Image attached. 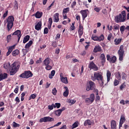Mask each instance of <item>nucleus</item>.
Segmentation results:
<instances>
[{
  "mask_svg": "<svg viewBox=\"0 0 129 129\" xmlns=\"http://www.w3.org/2000/svg\"><path fill=\"white\" fill-rule=\"evenodd\" d=\"M92 81H98V82L101 87H104V79L103 78V74L100 72H95L93 76L91 78Z\"/></svg>",
  "mask_w": 129,
  "mask_h": 129,
  "instance_id": "obj_2",
  "label": "nucleus"
},
{
  "mask_svg": "<svg viewBox=\"0 0 129 129\" xmlns=\"http://www.w3.org/2000/svg\"><path fill=\"white\" fill-rule=\"evenodd\" d=\"M15 48H16V45H14L13 46L9 47L8 51L7 52V53L6 54L7 56H9L10 55V54H11V53L12 52H13V50H14V49H15Z\"/></svg>",
  "mask_w": 129,
  "mask_h": 129,
  "instance_id": "obj_15",
  "label": "nucleus"
},
{
  "mask_svg": "<svg viewBox=\"0 0 129 129\" xmlns=\"http://www.w3.org/2000/svg\"><path fill=\"white\" fill-rule=\"evenodd\" d=\"M92 124V122L90 119H87L85 121L84 125V126H86L87 125H91Z\"/></svg>",
  "mask_w": 129,
  "mask_h": 129,
  "instance_id": "obj_23",
  "label": "nucleus"
},
{
  "mask_svg": "<svg viewBox=\"0 0 129 129\" xmlns=\"http://www.w3.org/2000/svg\"><path fill=\"white\" fill-rule=\"evenodd\" d=\"M91 39L93 41H98V37L95 36H94V35H92Z\"/></svg>",
  "mask_w": 129,
  "mask_h": 129,
  "instance_id": "obj_46",
  "label": "nucleus"
},
{
  "mask_svg": "<svg viewBox=\"0 0 129 129\" xmlns=\"http://www.w3.org/2000/svg\"><path fill=\"white\" fill-rule=\"evenodd\" d=\"M64 88L66 89V91L63 92V95L64 97H67L69 95V89H68V87L67 86L64 87Z\"/></svg>",
  "mask_w": 129,
  "mask_h": 129,
  "instance_id": "obj_19",
  "label": "nucleus"
},
{
  "mask_svg": "<svg viewBox=\"0 0 129 129\" xmlns=\"http://www.w3.org/2000/svg\"><path fill=\"white\" fill-rule=\"evenodd\" d=\"M29 51H30V49H29V48L23 49L22 52L23 53L24 56H25V55H27V53Z\"/></svg>",
  "mask_w": 129,
  "mask_h": 129,
  "instance_id": "obj_37",
  "label": "nucleus"
},
{
  "mask_svg": "<svg viewBox=\"0 0 129 129\" xmlns=\"http://www.w3.org/2000/svg\"><path fill=\"white\" fill-rule=\"evenodd\" d=\"M8 13H9V11L7 10L6 11V13L4 14L3 16L2 17L3 20H5V19H6L7 17H8Z\"/></svg>",
  "mask_w": 129,
  "mask_h": 129,
  "instance_id": "obj_53",
  "label": "nucleus"
},
{
  "mask_svg": "<svg viewBox=\"0 0 129 129\" xmlns=\"http://www.w3.org/2000/svg\"><path fill=\"white\" fill-rule=\"evenodd\" d=\"M61 107V104L60 103H55L54 104V108H56L57 107V108H60Z\"/></svg>",
  "mask_w": 129,
  "mask_h": 129,
  "instance_id": "obj_52",
  "label": "nucleus"
},
{
  "mask_svg": "<svg viewBox=\"0 0 129 129\" xmlns=\"http://www.w3.org/2000/svg\"><path fill=\"white\" fill-rule=\"evenodd\" d=\"M79 125V124L78 123V121H76L73 125L72 128H76V127H77Z\"/></svg>",
  "mask_w": 129,
  "mask_h": 129,
  "instance_id": "obj_41",
  "label": "nucleus"
},
{
  "mask_svg": "<svg viewBox=\"0 0 129 129\" xmlns=\"http://www.w3.org/2000/svg\"><path fill=\"white\" fill-rule=\"evenodd\" d=\"M68 103H71V104H74L75 102H76V101L71 99L68 100Z\"/></svg>",
  "mask_w": 129,
  "mask_h": 129,
  "instance_id": "obj_54",
  "label": "nucleus"
},
{
  "mask_svg": "<svg viewBox=\"0 0 129 129\" xmlns=\"http://www.w3.org/2000/svg\"><path fill=\"white\" fill-rule=\"evenodd\" d=\"M125 121V117L123 115H121L120 121L119 122H121L122 123H123Z\"/></svg>",
  "mask_w": 129,
  "mask_h": 129,
  "instance_id": "obj_33",
  "label": "nucleus"
},
{
  "mask_svg": "<svg viewBox=\"0 0 129 129\" xmlns=\"http://www.w3.org/2000/svg\"><path fill=\"white\" fill-rule=\"evenodd\" d=\"M75 6H76V2L74 1L71 4V8L72 9H74V8H75Z\"/></svg>",
  "mask_w": 129,
  "mask_h": 129,
  "instance_id": "obj_62",
  "label": "nucleus"
},
{
  "mask_svg": "<svg viewBox=\"0 0 129 129\" xmlns=\"http://www.w3.org/2000/svg\"><path fill=\"white\" fill-rule=\"evenodd\" d=\"M54 20L53 22L54 23H58V22H59V21L60 20V19H59V13H55L54 15Z\"/></svg>",
  "mask_w": 129,
  "mask_h": 129,
  "instance_id": "obj_16",
  "label": "nucleus"
},
{
  "mask_svg": "<svg viewBox=\"0 0 129 129\" xmlns=\"http://www.w3.org/2000/svg\"><path fill=\"white\" fill-rule=\"evenodd\" d=\"M20 53V50L19 49H16L12 52V55L14 56H18Z\"/></svg>",
  "mask_w": 129,
  "mask_h": 129,
  "instance_id": "obj_27",
  "label": "nucleus"
},
{
  "mask_svg": "<svg viewBox=\"0 0 129 129\" xmlns=\"http://www.w3.org/2000/svg\"><path fill=\"white\" fill-rule=\"evenodd\" d=\"M96 88L95 83L93 82L92 81H90L89 84H88L86 88L87 91H89L90 90H94Z\"/></svg>",
  "mask_w": 129,
  "mask_h": 129,
  "instance_id": "obj_6",
  "label": "nucleus"
},
{
  "mask_svg": "<svg viewBox=\"0 0 129 129\" xmlns=\"http://www.w3.org/2000/svg\"><path fill=\"white\" fill-rule=\"evenodd\" d=\"M15 21V18L14 16H9L7 19V29L8 32L11 30L12 28L14 27V21Z\"/></svg>",
  "mask_w": 129,
  "mask_h": 129,
  "instance_id": "obj_3",
  "label": "nucleus"
},
{
  "mask_svg": "<svg viewBox=\"0 0 129 129\" xmlns=\"http://www.w3.org/2000/svg\"><path fill=\"white\" fill-rule=\"evenodd\" d=\"M30 40V36L29 35H26L24 37L23 39V44H26L28 41Z\"/></svg>",
  "mask_w": 129,
  "mask_h": 129,
  "instance_id": "obj_28",
  "label": "nucleus"
},
{
  "mask_svg": "<svg viewBox=\"0 0 129 129\" xmlns=\"http://www.w3.org/2000/svg\"><path fill=\"white\" fill-rule=\"evenodd\" d=\"M106 57L107 61H109L111 64H113L116 62V56L115 55L111 57L110 55L108 54Z\"/></svg>",
  "mask_w": 129,
  "mask_h": 129,
  "instance_id": "obj_9",
  "label": "nucleus"
},
{
  "mask_svg": "<svg viewBox=\"0 0 129 129\" xmlns=\"http://www.w3.org/2000/svg\"><path fill=\"white\" fill-rule=\"evenodd\" d=\"M69 7L63 9V10H62V15H66V14H67V13H69Z\"/></svg>",
  "mask_w": 129,
  "mask_h": 129,
  "instance_id": "obj_36",
  "label": "nucleus"
},
{
  "mask_svg": "<svg viewBox=\"0 0 129 129\" xmlns=\"http://www.w3.org/2000/svg\"><path fill=\"white\" fill-rule=\"evenodd\" d=\"M126 85H125V83L124 82L120 86H119V89L120 90H123V89H124V88H125Z\"/></svg>",
  "mask_w": 129,
  "mask_h": 129,
  "instance_id": "obj_35",
  "label": "nucleus"
},
{
  "mask_svg": "<svg viewBox=\"0 0 129 129\" xmlns=\"http://www.w3.org/2000/svg\"><path fill=\"white\" fill-rule=\"evenodd\" d=\"M113 29L114 30H119V25H114Z\"/></svg>",
  "mask_w": 129,
  "mask_h": 129,
  "instance_id": "obj_63",
  "label": "nucleus"
},
{
  "mask_svg": "<svg viewBox=\"0 0 129 129\" xmlns=\"http://www.w3.org/2000/svg\"><path fill=\"white\" fill-rule=\"evenodd\" d=\"M87 12H89L88 9L81 10L80 11V14L82 15V17L83 21H84V20H85V19L87 18V16H88Z\"/></svg>",
  "mask_w": 129,
  "mask_h": 129,
  "instance_id": "obj_10",
  "label": "nucleus"
},
{
  "mask_svg": "<svg viewBox=\"0 0 129 129\" xmlns=\"http://www.w3.org/2000/svg\"><path fill=\"white\" fill-rule=\"evenodd\" d=\"M13 127H20V124L14 121L13 122Z\"/></svg>",
  "mask_w": 129,
  "mask_h": 129,
  "instance_id": "obj_45",
  "label": "nucleus"
},
{
  "mask_svg": "<svg viewBox=\"0 0 129 129\" xmlns=\"http://www.w3.org/2000/svg\"><path fill=\"white\" fill-rule=\"evenodd\" d=\"M61 113H62V112L60 109H58L55 111V114L57 116H60V115H61Z\"/></svg>",
  "mask_w": 129,
  "mask_h": 129,
  "instance_id": "obj_38",
  "label": "nucleus"
},
{
  "mask_svg": "<svg viewBox=\"0 0 129 129\" xmlns=\"http://www.w3.org/2000/svg\"><path fill=\"white\" fill-rule=\"evenodd\" d=\"M94 99H95V95L94 94H91L90 95V100H91V102H93L94 101Z\"/></svg>",
  "mask_w": 129,
  "mask_h": 129,
  "instance_id": "obj_32",
  "label": "nucleus"
},
{
  "mask_svg": "<svg viewBox=\"0 0 129 129\" xmlns=\"http://www.w3.org/2000/svg\"><path fill=\"white\" fill-rule=\"evenodd\" d=\"M35 30H37V31H40V30L42 29V22H38L37 24L35 26Z\"/></svg>",
  "mask_w": 129,
  "mask_h": 129,
  "instance_id": "obj_17",
  "label": "nucleus"
},
{
  "mask_svg": "<svg viewBox=\"0 0 129 129\" xmlns=\"http://www.w3.org/2000/svg\"><path fill=\"white\" fill-rule=\"evenodd\" d=\"M115 21L116 23H121V22H124L123 21V18L122 17V16L120 14L115 17Z\"/></svg>",
  "mask_w": 129,
  "mask_h": 129,
  "instance_id": "obj_11",
  "label": "nucleus"
},
{
  "mask_svg": "<svg viewBox=\"0 0 129 129\" xmlns=\"http://www.w3.org/2000/svg\"><path fill=\"white\" fill-rule=\"evenodd\" d=\"M52 121H54V118L49 116L44 117L43 118H40L39 120V122H51Z\"/></svg>",
  "mask_w": 129,
  "mask_h": 129,
  "instance_id": "obj_7",
  "label": "nucleus"
},
{
  "mask_svg": "<svg viewBox=\"0 0 129 129\" xmlns=\"http://www.w3.org/2000/svg\"><path fill=\"white\" fill-rule=\"evenodd\" d=\"M121 41H122V38L115 39L114 40L115 45H116V46H117V45H119V44L121 43Z\"/></svg>",
  "mask_w": 129,
  "mask_h": 129,
  "instance_id": "obj_21",
  "label": "nucleus"
},
{
  "mask_svg": "<svg viewBox=\"0 0 129 129\" xmlns=\"http://www.w3.org/2000/svg\"><path fill=\"white\" fill-rule=\"evenodd\" d=\"M111 38H112V33H110L107 36L108 41H110V40H111Z\"/></svg>",
  "mask_w": 129,
  "mask_h": 129,
  "instance_id": "obj_59",
  "label": "nucleus"
},
{
  "mask_svg": "<svg viewBox=\"0 0 129 129\" xmlns=\"http://www.w3.org/2000/svg\"><path fill=\"white\" fill-rule=\"evenodd\" d=\"M104 40V35L101 34L100 36L98 37V42H101Z\"/></svg>",
  "mask_w": 129,
  "mask_h": 129,
  "instance_id": "obj_31",
  "label": "nucleus"
},
{
  "mask_svg": "<svg viewBox=\"0 0 129 129\" xmlns=\"http://www.w3.org/2000/svg\"><path fill=\"white\" fill-rule=\"evenodd\" d=\"M42 16H43V12H37L35 14V18H36V19L41 18L42 17Z\"/></svg>",
  "mask_w": 129,
  "mask_h": 129,
  "instance_id": "obj_24",
  "label": "nucleus"
},
{
  "mask_svg": "<svg viewBox=\"0 0 129 129\" xmlns=\"http://www.w3.org/2000/svg\"><path fill=\"white\" fill-rule=\"evenodd\" d=\"M46 66V67H45V69H46V70L49 71V70H51V69H52V66H50V65H49V64L46 65V66Z\"/></svg>",
  "mask_w": 129,
  "mask_h": 129,
  "instance_id": "obj_58",
  "label": "nucleus"
},
{
  "mask_svg": "<svg viewBox=\"0 0 129 129\" xmlns=\"http://www.w3.org/2000/svg\"><path fill=\"white\" fill-rule=\"evenodd\" d=\"M95 91L96 92V101H98V100H100V97L98 96V90L96 89Z\"/></svg>",
  "mask_w": 129,
  "mask_h": 129,
  "instance_id": "obj_34",
  "label": "nucleus"
},
{
  "mask_svg": "<svg viewBox=\"0 0 129 129\" xmlns=\"http://www.w3.org/2000/svg\"><path fill=\"white\" fill-rule=\"evenodd\" d=\"M8 78V74L5 73H0V81L7 79Z\"/></svg>",
  "mask_w": 129,
  "mask_h": 129,
  "instance_id": "obj_13",
  "label": "nucleus"
},
{
  "mask_svg": "<svg viewBox=\"0 0 129 129\" xmlns=\"http://www.w3.org/2000/svg\"><path fill=\"white\" fill-rule=\"evenodd\" d=\"M19 77L24 79H28V78L33 77V73L30 71H25L19 75Z\"/></svg>",
  "mask_w": 129,
  "mask_h": 129,
  "instance_id": "obj_4",
  "label": "nucleus"
},
{
  "mask_svg": "<svg viewBox=\"0 0 129 129\" xmlns=\"http://www.w3.org/2000/svg\"><path fill=\"white\" fill-rule=\"evenodd\" d=\"M32 44H33V41L32 40L29 41V42L26 44L25 46V49H29V48H30L32 46Z\"/></svg>",
  "mask_w": 129,
  "mask_h": 129,
  "instance_id": "obj_25",
  "label": "nucleus"
},
{
  "mask_svg": "<svg viewBox=\"0 0 129 129\" xmlns=\"http://www.w3.org/2000/svg\"><path fill=\"white\" fill-rule=\"evenodd\" d=\"M85 103H87V104H91V103H93V102H91V100L89 98H87L85 99Z\"/></svg>",
  "mask_w": 129,
  "mask_h": 129,
  "instance_id": "obj_40",
  "label": "nucleus"
},
{
  "mask_svg": "<svg viewBox=\"0 0 129 129\" xmlns=\"http://www.w3.org/2000/svg\"><path fill=\"white\" fill-rule=\"evenodd\" d=\"M61 81L65 84H67L68 83V79H67V77H62L61 79Z\"/></svg>",
  "mask_w": 129,
  "mask_h": 129,
  "instance_id": "obj_30",
  "label": "nucleus"
},
{
  "mask_svg": "<svg viewBox=\"0 0 129 129\" xmlns=\"http://www.w3.org/2000/svg\"><path fill=\"white\" fill-rule=\"evenodd\" d=\"M26 95V93L23 92L21 94V101H24V100L25 99V96Z\"/></svg>",
  "mask_w": 129,
  "mask_h": 129,
  "instance_id": "obj_47",
  "label": "nucleus"
},
{
  "mask_svg": "<svg viewBox=\"0 0 129 129\" xmlns=\"http://www.w3.org/2000/svg\"><path fill=\"white\" fill-rule=\"evenodd\" d=\"M78 34L79 38H81V37L83 35V30H78Z\"/></svg>",
  "mask_w": 129,
  "mask_h": 129,
  "instance_id": "obj_51",
  "label": "nucleus"
},
{
  "mask_svg": "<svg viewBox=\"0 0 129 129\" xmlns=\"http://www.w3.org/2000/svg\"><path fill=\"white\" fill-rule=\"evenodd\" d=\"M102 51V49H101V47L99 45H96L93 50L94 53H97V52H101Z\"/></svg>",
  "mask_w": 129,
  "mask_h": 129,
  "instance_id": "obj_14",
  "label": "nucleus"
},
{
  "mask_svg": "<svg viewBox=\"0 0 129 129\" xmlns=\"http://www.w3.org/2000/svg\"><path fill=\"white\" fill-rule=\"evenodd\" d=\"M15 101H16L17 103H20V102L21 101L20 100V98H19L18 97H16V98L15 99Z\"/></svg>",
  "mask_w": 129,
  "mask_h": 129,
  "instance_id": "obj_64",
  "label": "nucleus"
},
{
  "mask_svg": "<svg viewBox=\"0 0 129 129\" xmlns=\"http://www.w3.org/2000/svg\"><path fill=\"white\" fill-rule=\"evenodd\" d=\"M111 128L116 129V122L114 120H112L111 121Z\"/></svg>",
  "mask_w": 129,
  "mask_h": 129,
  "instance_id": "obj_18",
  "label": "nucleus"
},
{
  "mask_svg": "<svg viewBox=\"0 0 129 129\" xmlns=\"http://www.w3.org/2000/svg\"><path fill=\"white\" fill-rule=\"evenodd\" d=\"M88 68H89L90 70H94V71H98L99 70L98 67L93 61H90Z\"/></svg>",
  "mask_w": 129,
  "mask_h": 129,
  "instance_id": "obj_8",
  "label": "nucleus"
},
{
  "mask_svg": "<svg viewBox=\"0 0 129 129\" xmlns=\"http://www.w3.org/2000/svg\"><path fill=\"white\" fill-rule=\"evenodd\" d=\"M11 38H12L11 35H9L7 36V40L8 43H9V42H10L11 41Z\"/></svg>",
  "mask_w": 129,
  "mask_h": 129,
  "instance_id": "obj_61",
  "label": "nucleus"
},
{
  "mask_svg": "<svg viewBox=\"0 0 129 129\" xmlns=\"http://www.w3.org/2000/svg\"><path fill=\"white\" fill-rule=\"evenodd\" d=\"M52 93L53 95H56L57 94V90L56 89V88L52 89Z\"/></svg>",
  "mask_w": 129,
  "mask_h": 129,
  "instance_id": "obj_56",
  "label": "nucleus"
},
{
  "mask_svg": "<svg viewBox=\"0 0 129 129\" xmlns=\"http://www.w3.org/2000/svg\"><path fill=\"white\" fill-rule=\"evenodd\" d=\"M125 28L126 27L124 25H123L120 27V31L121 34H123V32H124Z\"/></svg>",
  "mask_w": 129,
  "mask_h": 129,
  "instance_id": "obj_43",
  "label": "nucleus"
},
{
  "mask_svg": "<svg viewBox=\"0 0 129 129\" xmlns=\"http://www.w3.org/2000/svg\"><path fill=\"white\" fill-rule=\"evenodd\" d=\"M12 36L16 35L18 38V42L20 41V39H21V37H22V32L21 30H17L15 32H14L12 34Z\"/></svg>",
  "mask_w": 129,
  "mask_h": 129,
  "instance_id": "obj_12",
  "label": "nucleus"
},
{
  "mask_svg": "<svg viewBox=\"0 0 129 129\" xmlns=\"http://www.w3.org/2000/svg\"><path fill=\"white\" fill-rule=\"evenodd\" d=\"M55 71L54 70H52L51 73H50V75H49V78L50 79H52L53 78V77L55 76Z\"/></svg>",
  "mask_w": 129,
  "mask_h": 129,
  "instance_id": "obj_39",
  "label": "nucleus"
},
{
  "mask_svg": "<svg viewBox=\"0 0 129 129\" xmlns=\"http://www.w3.org/2000/svg\"><path fill=\"white\" fill-rule=\"evenodd\" d=\"M48 109H49V110H52V109H53V108H54V103H52V104H51V105H48Z\"/></svg>",
  "mask_w": 129,
  "mask_h": 129,
  "instance_id": "obj_49",
  "label": "nucleus"
},
{
  "mask_svg": "<svg viewBox=\"0 0 129 129\" xmlns=\"http://www.w3.org/2000/svg\"><path fill=\"white\" fill-rule=\"evenodd\" d=\"M76 113H78V115H82V111L80 109H77L75 110Z\"/></svg>",
  "mask_w": 129,
  "mask_h": 129,
  "instance_id": "obj_42",
  "label": "nucleus"
},
{
  "mask_svg": "<svg viewBox=\"0 0 129 129\" xmlns=\"http://www.w3.org/2000/svg\"><path fill=\"white\" fill-rule=\"evenodd\" d=\"M49 33V30H48V28L45 27L44 29L43 34H48Z\"/></svg>",
  "mask_w": 129,
  "mask_h": 129,
  "instance_id": "obj_60",
  "label": "nucleus"
},
{
  "mask_svg": "<svg viewBox=\"0 0 129 129\" xmlns=\"http://www.w3.org/2000/svg\"><path fill=\"white\" fill-rule=\"evenodd\" d=\"M106 76L107 82H109V81H110V78L111 77V73H110V71H109V70L107 71Z\"/></svg>",
  "mask_w": 129,
  "mask_h": 129,
  "instance_id": "obj_20",
  "label": "nucleus"
},
{
  "mask_svg": "<svg viewBox=\"0 0 129 129\" xmlns=\"http://www.w3.org/2000/svg\"><path fill=\"white\" fill-rule=\"evenodd\" d=\"M100 58L101 60H102V63H105V55H104V53H102L100 55Z\"/></svg>",
  "mask_w": 129,
  "mask_h": 129,
  "instance_id": "obj_26",
  "label": "nucleus"
},
{
  "mask_svg": "<svg viewBox=\"0 0 129 129\" xmlns=\"http://www.w3.org/2000/svg\"><path fill=\"white\" fill-rule=\"evenodd\" d=\"M36 98V94H32L30 95L28 100H31V99H35Z\"/></svg>",
  "mask_w": 129,
  "mask_h": 129,
  "instance_id": "obj_48",
  "label": "nucleus"
},
{
  "mask_svg": "<svg viewBox=\"0 0 129 129\" xmlns=\"http://www.w3.org/2000/svg\"><path fill=\"white\" fill-rule=\"evenodd\" d=\"M126 75L124 73H122V79L123 80H126Z\"/></svg>",
  "mask_w": 129,
  "mask_h": 129,
  "instance_id": "obj_55",
  "label": "nucleus"
},
{
  "mask_svg": "<svg viewBox=\"0 0 129 129\" xmlns=\"http://www.w3.org/2000/svg\"><path fill=\"white\" fill-rule=\"evenodd\" d=\"M121 15L122 16V17L123 18V21H125L126 19V14L125 13V11H122Z\"/></svg>",
  "mask_w": 129,
  "mask_h": 129,
  "instance_id": "obj_29",
  "label": "nucleus"
},
{
  "mask_svg": "<svg viewBox=\"0 0 129 129\" xmlns=\"http://www.w3.org/2000/svg\"><path fill=\"white\" fill-rule=\"evenodd\" d=\"M74 25H75V22H73L72 24V26H71V30H72V31H74V30H75V26Z\"/></svg>",
  "mask_w": 129,
  "mask_h": 129,
  "instance_id": "obj_57",
  "label": "nucleus"
},
{
  "mask_svg": "<svg viewBox=\"0 0 129 129\" xmlns=\"http://www.w3.org/2000/svg\"><path fill=\"white\" fill-rule=\"evenodd\" d=\"M113 84H114V86H117V85L119 84V82L118 81V80L115 79L114 81Z\"/></svg>",
  "mask_w": 129,
  "mask_h": 129,
  "instance_id": "obj_50",
  "label": "nucleus"
},
{
  "mask_svg": "<svg viewBox=\"0 0 129 129\" xmlns=\"http://www.w3.org/2000/svg\"><path fill=\"white\" fill-rule=\"evenodd\" d=\"M4 68L6 70H9L10 69V75H15L20 69V64L17 62H14L11 66L10 62H5L4 64Z\"/></svg>",
  "mask_w": 129,
  "mask_h": 129,
  "instance_id": "obj_1",
  "label": "nucleus"
},
{
  "mask_svg": "<svg viewBox=\"0 0 129 129\" xmlns=\"http://www.w3.org/2000/svg\"><path fill=\"white\" fill-rule=\"evenodd\" d=\"M50 62H51V59H50L49 57H47L43 61V64L45 65V66L49 65Z\"/></svg>",
  "mask_w": 129,
  "mask_h": 129,
  "instance_id": "obj_22",
  "label": "nucleus"
},
{
  "mask_svg": "<svg viewBox=\"0 0 129 129\" xmlns=\"http://www.w3.org/2000/svg\"><path fill=\"white\" fill-rule=\"evenodd\" d=\"M124 54V46L123 45H121L119 47V49L118 50V55L119 56V61H122L123 60V55Z\"/></svg>",
  "mask_w": 129,
  "mask_h": 129,
  "instance_id": "obj_5",
  "label": "nucleus"
},
{
  "mask_svg": "<svg viewBox=\"0 0 129 129\" xmlns=\"http://www.w3.org/2000/svg\"><path fill=\"white\" fill-rule=\"evenodd\" d=\"M115 77L117 80L119 81L121 79V76H120V73L118 72L117 74L115 76Z\"/></svg>",
  "mask_w": 129,
  "mask_h": 129,
  "instance_id": "obj_44",
  "label": "nucleus"
}]
</instances>
